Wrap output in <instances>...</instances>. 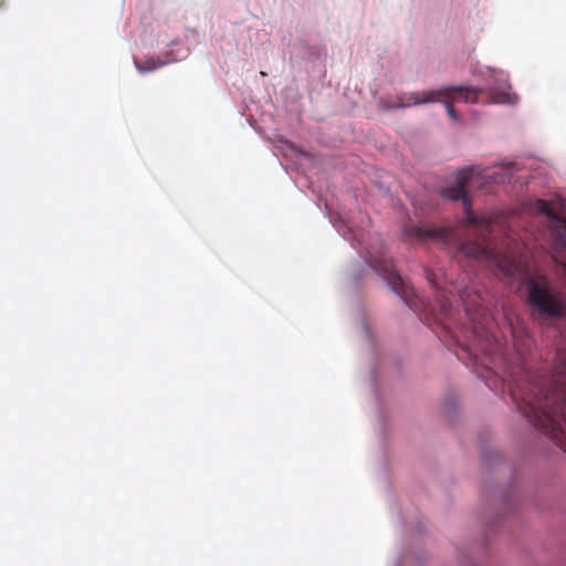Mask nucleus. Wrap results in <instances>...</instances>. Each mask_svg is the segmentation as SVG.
I'll return each mask as SVG.
<instances>
[{
  "mask_svg": "<svg viewBox=\"0 0 566 566\" xmlns=\"http://www.w3.org/2000/svg\"><path fill=\"white\" fill-rule=\"evenodd\" d=\"M536 207L542 213L552 219L553 249L562 258L566 252V219L554 216L549 203L545 200H537Z\"/></svg>",
  "mask_w": 566,
  "mask_h": 566,
  "instance_id": "423d86ee",
  "label": "nucleus"
},
{
  "mask_svg": "<svg viewBox=\"0 0 566 566\" xmlns=\"http://www.w3.org/2000/svg\"><path fill=\"white\" fill-rule=\"evenodd\" d=\"M285 145L289 146V148H291V150H293V151H301L298 144L291 143V144H285Z\"/></svg>",
  "mask_w": 566,
  "mask_h": 566,
  "instance_id": "f8f14e48",
  "label": "nucleus"
},
{
  "mask_svg": "<svg viewBox=\"0 0 566 566\" xmlns=\"http://www.w3.org/2000/svg\"><path fill=\"white\" fill-rule=\"evenodd\" d=\"M370 262L382 274L391 290L401 298L407 301L413 294L412 289L405 282L390 261L381 258L379 260L374 259Z\"/></svg>",
  "mask_w": 566,
  "mask_h": 566,
  "instance_id": "39448f33",
  "label": "nucleus"
},
{
  "mask_svg": "<svg viewBox=\"0 0 566 566\" xmlns=\"http://www.w3.org/2000/svg\"><path fill=\"white\" fill-rule=\"evenodd\" d=\"M481 92V90L472 86H443L431 91L402 93L397 97L395 107L407 108L431 103H443L448 115L455 122L459 116L453 106L454 103H478Z\"/></svg>",
  "mask_w": 566,
  "mask_h": 566,
  "instance_id": "7ed1b4c3",
  "label": "nucleus"
},
{
  "mask_svg": "<svg viewBox=\"0 0 566 566\" xmlns=\"http://www.w3.org/2000/svg\"><path fill=\"white\" fill-rule=\"evenodd\" d=\"M427 277H428V281L431 282L432 284H434V281L432 279V273H428L427 274Z\"/></svg>",
  "mask_w": 566,
  "mask_h": 566,
  "instance_id": "ddd939ff",
  "label": "nucleus"
},
{
  "mask_svg": "<svg viewBox=\"0 0 566 566\" xmlns=\"http://www.w3.org/2000/svg\"><path fill=\"white\" fill-rule=\"evenodd\" d=\"M403 234L407 239L436 240L440 242L449 241L453 233L447 228H429L422 224H408L405 227Z\"/></svg>",
  "mask_w": 566,
  "mask_h": 566,
  "instance_id": "0eeeda50",
  "label": "nucleus"
},
{
  "mask_svg": "<svg viewBox=\"0 0 566 566\" xmlns=\"http://www.w3.org/2000/svg\"><path fill=\"white\" fill-rule=\"evenodd\" d=\"M459 296L464 306L467 315L473 323L474 333H478V325H482L483 323L478 321L479 317H483L484 310L482 307V295L478 291L467 287L460 291Z\"/></svg>",
  "mask_w": 566,
  "mask_h": 566,
  "instance_id": "6e6552de",
  "label": "nucleus"
},
{
  "mask_svg": "<svg viewBox=\"0 0 566 566\" xmlns=\"http://www.w3.org/2000/svg\"><path fill=\"white\" fill-rule=\"evenodd\" d=\"M511 397L521 413L557 443L566 438V350H558L549 375L521 368L509 375Z\"/></svg>",
  "mask_w": 566,
  "mask_h": 566,
  "instance_id": "f03ea898",
  "label": "nucleus"
},
{
  "mask_svg": "<svg viewBox=\"0 0 566 566\" xmlns=\"http://www.w3.org/2000/svg\"><path fill=\"white\" fill-rule=\"evenodd\" d=\"M476 178L474 168H463L455 174L454 184L441 190L446 198L462 200L463 226L471 237L459 247L455 258L481 262L496 276L512 283L525 274L522 244L512 235L506 214H474L467 188L472 187Z\"/></svg>",
  "mask_w": 566,
  "mask_h": 566,
  "instance_id": "f257e3e1",
  "label": "nucleus"
},
{
  "mask_svg": "<svg viewBox=\"0 0 566 566\" xmlns=\"http://www.w3.org/2000/svg\"><path fill=\"white\" fill-rule=\"evenodd\" d=\"M442 298H446L443 302L447 301V303H449V300L446 297V295H442Z\"/></svg>",
  "mask_w": 566,
  "mask_h": 566,
  "instance_id": "4468645a",
  "label": "nucleus"
},
{
  "mask_svg": "<svg viewBox=\"0 0 566 566\" xmlns=\"http://www.w3.org/2000/svg\"><path fill=\"white\" fill-rule=\"evenodd\" d=\"M441 310L446 316L450 314V304L446 302L442 303Z\"/></svg>",
  "mask_w": 566,
  "mask_h": 566,
  "instance_id": "9b49d317",
  "label": "nucleus"
},
{
  "mask_svg": "<svg viewBox=\"0 0 566 566\" xmlns=\"http://www.w3.org/2000/svg\"><path fill=\"white\" fill-rule=\"evenodd\" d=\"M490 101L497 104H513L517 97L510 93V86L492 87L489 92Z\"/></svg>",
  "mask_w": 566,
  "mask_h": 566,
  "instance_id": "1a4fd4ad",
  "label": "nucleus"
},
{
  "mask_svg": "<svg viewBox=\"0 0 566 566\" xmlns=\"http://www.w3.org/2000/svg\"><path fill=\"white\" fill-rule=\"evenodd\" d=\"M136 67L140 73H145L155 70L157 67V64H155L154 62H148L147 65H142L136 62Z\"/></svg>",
  "mask_w": 566,
  "mask_h": 566,
  "instance_id": "9d476101",
  "label": "nucleus"
},
{
  "mask_svg": "<svg viewBox=\"0 0 566 566\" xmlns=\"http://www.w3.org/2000/svg\"><path fill=\"white\" fill-rule=\"evenodd\" d=\"M528 294L527 303L541 315L547 317H562L565 313V305L558 292L552 291L548 282L543 279L537 281L533 276L525 279Z\"/></svg>",
  "mask_w": 566,
  "mask_h": 566,
  "instance_id": "20e7f679",
  "label": "nucleus"
}]
</instances>
